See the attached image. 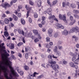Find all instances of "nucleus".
<instances>
[{
  "instance_id": "69168bd1",
  "label": "nucleus",
  "mask_w": 79,
  "mask_h": 79,
  "mask_svg": "<svg viewBox=\"0 0 79 79\" xmlns=\"http://www.w3.org/2000/svg\"><path fill=\"white\" fill-rule=\"evenodd\" d=\"M39 26L40 27H42V25L41 24H39Z\"/></svg>"
},
{
  "instance_id": "4be33fe9",
  "label": "nucleus",
  "mask_w": 79,
  "mask_h": 79,
  "mask_svg": "<svg viewBox=\"0 0 79 79\" xmlns=\"http://www.w3.org/2000/svg\"><path fill=\"white\" fill-rule=\"evenodd\" d=\"M38 6L39 7V6H41V5L42 4V1L40 0L38 1L37 2Z\"/></svg>"
},
{
  "instance_id": "3c124183",
  "label": "nucleus",
  "mask_w": 79,
  "mask_h": 79,
  "mask_svg": "<svg viewBox=\"0 0 79 79\" xmlns=\"http://www.w3.org/2000/svg\"><path fill=\"white\" fill-rule=\"evenodd\" d=\"M70 19L71 21H73V17L71 16L70 17Z\"/></svg>"
},
{
  "instance_id": "c9c22d12",
  "label": "nucleus",
  "mask_w": 79,
  "mask_h": 79,
  "mask_svg": "<svg viewBox=\"0 0 79 79\" xmlns=\"http://www.w3.org/2000/svg\"><path fill=\"white\" fill-rule=\"evenodd\" d=\"M63 63L64 64H67V63H68V62H67V61H65V60H63Z\"/></svg>"
},
{
  "instance_id": "6ab92c4d",
  "label": "nucleus",
  "mask_w": 79,
  "mask_h": 79,
  "mask_svg": "<svg viewBox=\"0 0 79 79\" xmlns=\"http://www.w3.org/2000/svg\"><path fill=\"white\" fill-rule=\"evenodd\" d=\"M15 45L13 43H11L9 46V48L10 49H14V48Z\"/></svg>"
},
{
  "instance_id": "20e7f679",
  "label": "nucleus",
  "mask_w": 79,
  "mask_h": 79,
  "mask_svg": "<svg viewBox=\"0 0 79 79\" xmlns=\"http://www.w3.org/2000/svg\"><path fill=\"white\" fill-rule=\"evenodd\" d=\"M59 18L60 19H62L64 21V22L65 23H67V20L66 19V15L64 14L62 15L61 14H60L59 15Z\"/></svg>"
},
{
  "instance_id": "a878e982",
  "label": "nucleus",
  "mask_w": 79,
  "mask_h": 79,
  "mask_svg": "<svg viewBox=\"0 0 79 79\" xmlns=\"http://www.w3.org/2000/svg\"><path fill=\"white\" fill-rule=\"evenodd\" d=\"M21 23L22 24H23V25H24L26 22H25V20H24V19H21Z\"/></svg>"
},
{
  "instance_id": "39448f33",
  "label": "nucleus",
  "mask_w": 79,
  "mask_h": 79,
  "mask_svg": "<svg viewBox=\"0 0 79 79\" xmlns=\"http://www.w3.org/2000/svg\"><path fill=\"white\" fill-rule=\"evenodd\" d=\"M52 10L50 8H48L47 10V13L49 15V17L48 18L49 19H52Z\"/></svg>"
},
{
  "instance_id": "b1692460",
  "label": "nucleus",
  "mask_w": 79,
  "mask_h": 79,
  "mask_svg": "<svg viewBox=\"0 0 79 79\" xmlns=\"http://www.w3.org/2000/svg\"><path fill=\"white\" fill-rule=\"evenodd\" d=\"M4 22L6 24H8L9 23V20L8 19H4Z\"/></svg>"
},
{
  "instance_id": "c85d7f7f",
  "label": "nucleus",
  "mask_w": 79,
  "mask_h": 79,
  "mask_svg": "<svg viewBox=\"0 0 79 79\" xmlns=\"http://www.w3.org/2000/svg\"><path fill=\"white\" fill-rule=\"evenodd\" d=\"M73 12L76 14H78V13H79V10H73Z\"/></svg>"
},
{
  "instance_id": "f257e3e1",
  "label": "nucleus",
  "mask_w": 79,
  "mask_h": 79,
  "mask_svg": "<svg viewBox=\"0 0 79 79\" xmlns=\"http://www.w3.org/2000/svg\"><path fill=\"white\" fill-rule=\"evenodd\" d=\"M4 52H5V54H2V58L3 59H4L5 58V59L6 60V64L7 66H9V68L10 69V71L11 72V74L13 76H14V77H19V75L17 73V72H16L14 69H13V68H12V67H11V66L10 64L11 63V62L10 61V60H9L8 59H9V58H8V56H10V54L6 52V50H4Z\"/></svg>"
},
{
  "instance_id": "c03bdc74",
  "label": "nucleus",
  "mask_w": 79,
  "mask_h": 79,
  "mask_svg": "<svg viewBox=\"0 0 79 79\" xmlns=\"http://www.w3.org/2000/svg\"><path fill=\"white\" fill-rule=\"evenodd\" d=\"M0 24H1V25L3 26V21L1 20L0 21Z\"/></svg>"
},
{
  "instance_id": "6e6552de",
  "label": "nucleus",
  "mask_w": 79,
  "mask_h": 79,
  "mask_svg": "<svg viewBox=\"0 0 79 79\" xmlns=\"http://www.w3.org/2000/svg\"><path fill=\"white\" fill-rule=\"evenodd\" d=\"M33 32L35 35H38V38H39V39H42V38L40 37V35L39 34L38 31L37 30H33Z\"/></svg>"
},
{
  "instance_id": "4468645a",
  "label": "nucleus",
  "mask_w": 79,
  "mask_h": 79,
  "mask_svg": "<svg viewBox=\"0 0 79 79\" xmlns=\"http://www.w3.org/2000/svg\"><path fill=\"white\" fill-rule=\"evenodd\" d=\"M18 31L20 34H22V35H24V32L23 30H21L19 29L18 30Z\"/></svg>"
},
{
  "instance_id": "680f3d73",
  "label": "nucleus",
  "mask_w": 79,
  "mask_h": 79,
  "mask_svg": "<svg viewBox=\"0 0 79 79\" xmlns=\"http://www.w3.org/2000/svg\"><path fill=\"white\" fill-rule=\"evenodd\" d=\"M71 12H69L68 13L67 15L68 16H70V15H71Z\"/></svg>"
},
{
  "instance_id": "9d476101",
  "label": "nucleus",
  "mask_w": 79,
  "mask_h": 79,
  "mask_svg": "<svg viewBox=\"0 0 79 79\" xmlns=\"http://www.w3.org/2000/svg\"><path fill=\"white\" fill-rule=\"evenodd\" d=\"M56 55H57V56H55L53 55H52V56L53 58H56V59L58 56H61V52H60L57 51L56 52Z\"/></svg>"
},
{
  "instance_id": "37998d69",
  "label": "nucleus",
  "mask_w": 79,
  "mask_h": 79,
  "mask_svg": "<svg viewBox=\"0 0 79 79\" xmlns=\"http://www.w3.org/2000/svg\"><path fill=\"white\" fill-rule=\"evenodd\" d=\"M18 56L20 57V58H22V55L21 53H19L18 54Z\"/></svg>"
},
{
  "instance_id": "79ce46f5",
  "label": "nucleus",
  "mask_w": 79,
  "mask_h": 79,
  "mask_svg": "<svg viewBox=\"0 0 79 79\" xmlns=\"http://www.w3.org/2000/svg\"><path fill=\"white\" fill-rule=\"evenodd\" d=\"M58 33H55L54 35V37H58Z\"/></svg>"
},
{
  "instance_id": "09e8293b",
  "label": "nucleus",
  "mask_w": 79,
  "mask_h": 79,
  "mask_svg": "<svg viewBox=\"0 0 79 79\" xmlns=\"http://www.w3.org/2000/svg\"><path fill=\"white\" fill-rule=\"evenodd\" d=\"M47 2L48 3L49 5H51V3H50V2L49 1V0H47Z\"/></svg>"
},
{
  "instance_id": "72a5a7b5",
  "label": "nucleus",
  "mask_w": 79,
  "mask_h": 79,
  "mask_svg": "<svg viewBox=\"0 0 79 79\" xmlns=\"http://www.w3.org/2000/svg\"><path fill=\"white\" fill-rule=\"evenodd\" d=\"M29 4L31 5H34V2H32L31 0H30Z\"/></svg>"
},
{
  "instance_id": "a18cd8bd",
  "label": "nucleus",
  "mask_w": 79,
  "mask_h": 79,
  "mask_svg": "<svg viewBox=\"0 0 79 79\" xmlns=\"http://www.w3.org/2000/svg\"><path fill=\"white\" fill-rule=\"evenodd\" d=\"M53 69L55 71V72L56 73H59V71H58V70L57 69Z\"/></svg>"
},
{
  "instance_id": "dca6fc26",
  "label": "nucleus",
  "mask_w": 79,
  "mask_h": 79,
  "mask_svg": "<svg viewBox=\"0 0 79 79\" xmlns=\"http://www.w3.org/2000/svg\"><path fill=\"white\" fill-rule=\"evenodd\" d=\"M76 57H73L72 58V61H73L74 62H75V61H76V62H78V61H79V58H77V59Z\"/></svg>"
},
{
  "instance_id": "bf43d9fd",
  "label": "nucleus",
  "mask_w": 79,
  "mask_h": 79,
  "mask_svg": "<svg viewBox=\"0 0 79 79\" xmlns=\"http://www.w3.org/2000/svg\"><path fill=\"white\" fill-rule=\"evenodd\" d=\"M5 13L6 14H10V11H9L8 10L6 11Z\"/></svg>"
},
{
  "instance_id": "a211bd4d",
  "label": "nucleus",
  "mask_w": 79,
  "mask_h": 79,
  "mask_svg": "<svg viewBox=\"0 0 79 79\" xmlns=\"http://www.w3.org/2000/svg\"><path fill=\"white\" fill-rule=\"evenodd\" d=\"M69 54L70 55H71V56H73V57H76L77 56V53H73L71 52H70Z\"/></svg>"
},
{
  "instance_id": "c756f323",
  "label": "nucleus",
  "mask_w": 79,
  "mask_h": 79,
  "mask_svg": "<svg viewBox=\"0 0 79 79\" xmlns=\"http://www.w3.org/2000/svg\"><path fill=\"white\" fill-rule=\"evenodd\" d=\"M57 2H58V1H57V0H56L52 2V6L55 5L56 3H57Z\"/></svg>"
},
{
  "instance_id": "393cba45",
  "label": "nucleus",
  "mask_w": 79,
  "mask_h": 79,
  "mask_svg": "<svg viewBox=\"0 0 79 79\" xmlns=\"http://www.w3.org/2000/svg\"><path fill=\"white\" fill-rule=\"evenodd\" d=\"M13 18L15 21H17L18 19V17L15 15L13 16Z\"/></svg>"
},
{
  "instance_id": "2eb2a0df",
  "label": "nucleus",
  "mask_w": 79,
  "mask_h": 79,
  "mask_svg": "<svg viewBox=\"0 0 79 79\" xmlns=\"http://www.w3.org/2000/svg\"><path fill=\"white\" fill-rule=\"evenodd\" d=\"M74 64H77V63H73L71 62L69 63V65L71 67H72V68H74V67L75 66V65Z\"/></svg>"
},
{
  "instance_id": "13d9d810",
  "label": "nucleus",
  "mask_w": 79,
  "mask_h": 79,
  "mask_svg": "<svg viewBox=\"0 0 79 79\" xmlns=\"http://www.w3.org/2000/svg\"><path fill=\"white\" fill-rule=\"evenodd\" d=\"M10 25L11 26V27H14V25L13 24V23H10Z\"/></svg>"
},
{
  "instance_id": "f8f14e48",
  "label": "nucleus",
  "mask_w": 79,
  "mask_h": 79,
  "mask_svg": "<svg viewBox=\"0 0 79 79\" xmlns=\"http://www.w3.org/2000/svg\"><path fill=\"white\" fill-rule=\"evenodd\" d=\"M56 26L58 27L59 28H61V29H64V27L63 26H62L61 24H59L57 23L56 24Z\"/></svg>"
},
{
  "instance_id": "4d7b16f0",
  "label": "nucleus",
  "mask_w": 79,
  "mask_h": 79,
  "mask_svg": "<svg viewBox=\"0 0 79 79\" xmlns=\"http://www.w3.org/2000/svg\"><path fill=\"white\" fill-rule=\"evenodd\" d=\"M19 6H18V9H17V11H18V12H19V11H20V9L19 8Z\"/></svg>"
},
{
  "instance_id": "473e14b6",
  "label": "nucleus",
  "mask_w": 79,
  "mask_h": 79,
  "mask_svg": "<svg viewBox=\"0 0 79 79\" xmlns=\"http://www.w3.org/2000/svg\"><path fill=\"white\" fill-rule=\"evenodd\" d=\"M25 56L26 59H28V58H29V54L28 53L25 54Z\"/></svg>"
},
{
  "instance_id": "0eeeda50",
  "label": "nucleus",
  "mask_w": 79,
  "mask_h": 79,
  "mask_svg": "<svg viewBox=\"0 0 79 79\" xmlns=\"http://www.w3.org/2000/svg\"><path fill=\"white\" fill-rule=\"evenodd\" d=\"M2 6L3 8L6 9V8H8V7H11V6L8 2H5L4 4H2Z\"/></svg>"
},
{
  "instance_id": "052dcab7",
  "label": "nucleus",
  "mask_w": 79,
  "mask_h": 79,
  "mask_svg": "<svg viewBox=\"0 0 79 79\" xmlns=\"http://www.w3.org/2000/svg\"><path fill=\"white\" fill-rule=\"evenodd\" d=\"M63 49V47L61 46H59V50H61V49Z\"/></svg>"
},
{
  "instance_id": "ea45409f",
  "label": "nucleus",
  "mask_w": 79,
  "mask_h": 79,
  "mask_svg": "<svg viewBox=\"0 0 79 79\" xmlns=\"http://www.w3.org/2000/svg\"><path fill=\"white\" fill-rule=\"evenodd\" d=\"M39 40L38 39V38H36L34 40L35 42H39Z\"/></svg>"
},
{
  "instance_id": "4c0bfd02",
  "label": "nucleus",
  "mask_w": 79,
  "mask_h": 79,
  "mask_svg": "<svg viewBox=\"0 0 79 79\" xmlns=\"http://www.w3.org/2000/svg\"><path fill=\"white\" fill-rule=\"evenodd\" d=\"M23 44V43L22 42H20L17 44V45L18 47H20V46L22 45Z\"/></svg>"
},
{
  "instance_id": "cd10ccee",
  "label": "nucleus",
  "mask_w": 79,
  "mask_h": 79,
  "mask_svg": "<svg viewBox=\"0 0 79 79\" xmlns=\"http://www.w3.org/2000/svg\"><path fill=\"white\" fill-rule=\"evenodd\" d=\"M19 70H18V71L19 73H20L21 76H23V74H24V73L23 72V71H18Z\"/></svg>"
},
{
  "instance_id": "423d86ee",
  "label": "nucleus",
  "mask_w": 79,
  "mask_h": 79,
  "mask_svg": "<svg viewBox=\"0 0 79 79\" xmlns=\"http://www.w3.org/2000/svg\"><path fill=\"white\" fill-rule=\"evenodd\" d=\"M26 8L27 10H28L29 11H27V18L29 16V11H31V10H32V8L31 7H29V6L27 5H26Z\"/></svg>"
},
{
  "instance_id": "603ef678",
  "label": "nucleus",
  "mask_w": 79,
  "mask_h": 79,
  "mask_svg": "<svg viewBox=\"0 0 79 79\" xmlns=\"http://www.w3.org/2000/svg\"><path fill=\"white\" fill-rule=\"evenodd\" d=\"M45 17L44 16L42 17V20L43 21H45Z\"/></svg>"
},
{
  "instance_id": "8fccbe9b",
  "label": "nucleus",
  "mask_w": 79,
  "mask_h": 79,
  "mask_svg": "<svg viewBox=\"0 0 79 79\" xmlns=\"http://www.w3.org/2000/svg\"><path fill=\"white\" fill-rule=\"evenodd\" d=\"M41 24H42L43 25H44V24H45V22L44 21H42L41 22Z\"/></svg>"
},
{
  "instance_id": "a19ab883",
  "label": "nucleus",
  "mask_w": 79,
  "mask_h": 79,
  "mask_svg": "<svg viewBox=\"0 0 79 79\" xmlns=\"http://www.w3.org/2000/svg\"><path fill=\"white\" fill-rule=\"evenodd\" d=\"M46 41H47L48 42H50V39L48 37H47L46 39Z\"/></svg>"
},
{
  "instance_id": "338daca9",
  "label": "nucleus",
  "mask_w": 79,
  "mask_h": 79,
  "mask_svg": "<svg viewBox=\"0 0 79 79\" xmlns=\"http://www.w3.org/2000/svg\"><path fill=\"white\" fill-rule=\"evenodd\" d=\"M76 46L77 48H79V44H77L76 45Z\"/></svg>"
},
{
  "instance_id": "774afa93",
  "label": "nucleus",
  "mask_w": 79,
  "mask_h": 79,
  "mask_svg": "<svg viewBox=\"0 0 79 79\" xmlns=\"http://www.w3.org/2000/svg\"><path fill=\"white\" fill-rule=\"evenodd\" d=\"M5 31H7V28H6V26H5L4 27Z\"/></svg>"
},
{
  "instance_id": "f3484780",
  "label": "nucleus",
  "mask_w": 79,
  "mask_h": 79,
  "mask_svg": "<svg viewBox=\"0 0 79 79\" xmlns=\"http://www.w3.org/2000/svg\"><path fill=\"white\" fill-rule=\"evenodd\" d=\"M31 50V48L29 46H27L25 47V52H27L28 51H30Z\"/></svg>"
},
{
  "instance_id": "9b49d317",
  "label": "nucleus",
  "mask_w": 79,
  "mask_h": 79,
  "mask_svg": "<svg viewBox=\"0 0 79 79\" xmlns=\"http://www.w3.org/2000/svg\"><path fill=\"white\" fill-rule=\"evenodd\" d=\"M78 30V27H73L72 28L70 31V32L71 33L74 32H75L76 31H77Z\"/></svg>"
},
{
  "instance_id": "49530a36",
  "label": "nucleus",
  "mask_w": 79,
  "mask_h": 79,
  "mask_svg": "<svg viewBox=\"0 0 79 79\" xmlns=\"http://www.w3.org/2000/svg\"><path fill=\"white\" fill-rule=\"evenodd\" d=\"M77 72H76V73L75 74L74 77L75 78H77Z\"/></svg>"
},
{
  "instance_id": "58836bf2",
  "label": "nucleus",
  "mask_w": 79,
  "mask_h": 79,
  "mask_svg": "<svg viewBox=\"0 0 79 79\" xmlns=\"http://www.w3.org/2000/svg\"><path fill=\"white\" fill-rule=\"evenodd\" d=\"M70 6L71 7H72V8H75V7H76V6H75L74 4H71Z\"/></svg>"
},
{
  "instance_id": "ddd939ff",
  "label": "nucleus",
  "mask_w": 79,
  "mask_h": 79,
  "mask_svg": "<svg viewBox=\"0 0 79 79\" xmlns=\"http://www.w3.org/2000/svg\"><path fill=\"white\" fill-rule=\"evenodd\" d=\"M52 32H53V30L52 28H49L48 31V34H50L49 35L50 37H52Z\"/></svg>"
},
{
  "instance_id": "2f4dec72",
  "label": "nucleus",
  "mask_w": 79,
  "mask_h": 79,
  "mask_svg": "<svg viewBox=\"0 0 79 79\" xmlns=\"http://www.w3.org/2000/svg\"><path fill=\"white\" fill-rule=\"evenodd\" d=\"M57 49H58V48H57V47L56 46L54 48V49L53 50L54 52H57Z\"/></svg>"
},
{
  "instance_id": "5fc2aeb1",
  "label": "nucleus",
  "mask_w": 79,
  "mask_h": 79,
  "mask_svg": "<svg viewBox=\"0 0 79 79\" xmlns=\"http://www.w3.org/2000/svg\"><path fill=\"white\" fill-rule=\"evenodd\" d=\"M32 36V35L31 34H29L28 35L29 37H30L31 38Z\"/></svg>"
},
{
  "instance_id": "f704fd0d",
  "label": "nucleus",
  "mask_w": 79,
  "mask_h": 79,
  "mask_svg": "<svg viewBox=\"0 0 79 79\" xmlns=\"http://www.w3.org/2000/svg\"><path fill=\"white\" fill-rule=\"evenodd\" d=\"M34 17L35 18H37V17H38V15H37V13H34Z\"/></svg>"
},
{
  "instance_id": "5701e85b",
  "label": "nucleus",
  "mask_w": 79,
  "mask_h": 79,
  "mask_svg": "<svg viewBox=\"0 0 79 79\" xmlns=\"http://www.w3.org/2000/svg\"><path fill=\"white\" fill-rule=\"evenodd\" d=\"M23 68L25 69V70H26V71H27V70H29V67L27 65L24 66L23 67Z\"/></svg>"
},
{
  "instance_id": "e433bc0d",
  "label": "nucleus",
  "mask_w": 79,
  "mask_h": 79,
  "mask_svg": "<svg viewBox=\"0 0 79 79\" xmlns=\"http://www.w3.org/2000/svg\"><path fill=\"white\" fill-rule=\"evenodd\" d=\"M44 77V75H41L38 77V78L41 79V78H42V77Z\"/></svg>"
},
{
  "instance_id": "7ed1b4c3",
  "label": "nucleus",
  "mask_w": 79,
  "mask_h": 79,
  "mask_svg": "<svg viewBox=\"0 0 79 79\" xmlns=\"http://www.w3.org/2000/svg\"><path fill=\"white\" fill-rule=\"evenodd\" d=\"M52 55L50 54L49 56H48V57L49 58L48 62L50 64H56V61H53V59H52Z\"/></svg>"
},
{
  "instance_id": "bb28decb",
  "label": "nucleus",
  "mask_w": 79,
  "mask_h": 79,
  "mask_svg": "<svg viewBox=\"0 0 79 79\" xmlns=\"http://www.w3.org/2000/svg\"><path fill=\"white\" fill-rule=\"evenodd\" d=\"M4 35L6 37H8L9 34H8V32H7V31H6L4 32Z\"/></svg>"
},
{
  "instance_id": "412c9836",
  "label": "nucleus",
  "mask_w": 79,
  "mask_h": 79,
  "mask_svg": "<svg viewBox=\"0 0 79 79\" xmlns=\"http://www.w3.org/2000/svg\"><path fill=\"white\" fill-rule=\"evenodd\" d=\"M51 19H52V20L56 21L57 22H58V19L56 18H55V16L54 15H53L52 16Z\"/></svg>"
},
{
  "instance_id": "7c9ffc66",
  "label": "nucleus",
  "mask_w": 79,
  "mask_h": 79,
  "mask_svg": "<svg viewBox=\"0 0 79 79\" xmlns=\"http://www.w3.org/2000/svg\"><path fill=\"white\" fill-rule=\"evenodd\" d=\"M74 17H75V18H76L77 19H79V16L77 14L74 15Z\"/></svg>"
},
{
  "instance_id": "de8ad7c7",
  "label": "nucleus",
  "mask_w": 79,
  "mask_h": 79,
  "mask_svg": "<svg viewBox=\"0 0 79 79\" xmlns=\"http://www.w3.org/2000/svg\"><path fill=\"white\" fill-rule=\"evenodd\" d=\"M18 17H19V18H20L21 17V14L20 13H19L17 15Z\"/></svg>"
},
{
  "instance_id": "f03ea898",
  "label": "nucleus",
  "mask_w": 79,
  "mask_h": 79,
  "mask_svg": "<svg viewBox=\"0 0 79 79\" xmlns=\"http://www.w3.org/2000/svg\"><path fill=\"white\" fill-rule=\"evenodd\" d=\"M0 68L3 71L4 74V76L7 79H12L10 77H8V73H6V71H7V69L5 68V66H2V64L0 65Z\"/></svg>"
},
{
  "instance_id": "1a4fd4ad",
  "label": "nucleus",
  "mask_w": 79,
  "mask_h": 79,
  "mask_svg": "<svg viewBox=\"0 0 79 79\" xmlns=\"http://www.w3.org/2000/svg\"><path fill=\"white\" fill-rule=\"evenodd\" d=\"M51 67H52V68H53V69H60V67L57 64L53 65V64H51Z\"/></svg>"
},
{
  "instance_id": "e2e57ef3",
  "label": "nucleus",
  "mask_w": 79,
  "mask_h": 79,
  "mask_svg": "<svg viewBox=\"0 0 79 79\" xmlns=\"http://www.w3.org/2000/svg\"><path fill=\"white\" fill-rule=\"evenodd\" d=\"M41 56L42 58H44V54H41Z\"/></svg>"
},
{
  "instance_id": "0e129e2a",
  "label": "nucleus",
  "mask_w": 79,
  "mask_h": 79,
  "mask_svg": "<svg viewBox=\"0 0 79 79\" xmlns=\"http://www.w3.org/2000/svg\"><path fill=\"white\" fill-rule=\"evenodd\" d=\"M66 5H67V6H69V2H67L65 3Z\"/></svg>"
},
{
  "instance_id": "6e6d98bb",
  "label": "nucleus",
  "mask_w": 79,
  "mask_h": 79,
  "mask_svg": "<svg viewBox=\"0 0 79 79\" xmlns=\"http://www.w3.org/2000/svg\"><path fill=\"white\" fill-rule=\"evenodd\" d=\"M11 57L13 58V59H14V60H15L16 59V57H15V56H14L13 55H12L11 56Z\"/></svg>"
},
{
  "instance_id": "aec40b11",
  "label": "nucleus",
  "mask_w": 79,
  "mask_h": 79,
  "mask_svg": "<svg viewBox=\"0 0 79 79\" xmlns=\"http://www.w3.org/2000/svg\"><path fill=\"white\" fill-rule=\"evenodd\" d=\"M68 34V32L67 30H65L62 32V34L64 35H67Z\"/></svg>"
},
{
  "instance_id": "864d4df0",
  "label": "nucleus",
  "mask_w": 79,
  "mask_h": 79,
  "mask_svg": "<svg viewBox=\"0 0 79 79\" xmlns=\"http://www.w3.org/2000/svg\"><path fill=\"white\" fill-rule=\"evenodd\" d=\"M29 22H30V23H32V19H31V18H29Z\"/></svg>"
}]
</instances>
